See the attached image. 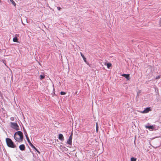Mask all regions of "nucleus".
Returning a JSON list of instances; mask_svg holds the SVG:
<instances>
[{"label": "nucleus", "mask_w": 161, "mask_h": 161, "mask_svg": "<svg viewBox=\"0 0 161 161\" xmlns=\"http://www.w3.org/2000/svg\"><path fill=\"white\" fill-rule=\"evenodd\" d=\"M40 77V78L41 80H42L44 78V76L43 75H41Z\"/></svg>", "instance_id": "18"}, {"label": "nucleus", "mask_w": 161, "mask_h": 161, "mask_svg": "<svg viewBox=\"0 0 161 161\" xmlns=\"http://www.w3.org/2000/svg\"><path fill=\"white\" fill-rule=\"evenodd\" d=\"M6 141L7 146L10 147L15 148L16 146L12 140L9 138H6Z\"/></svg>", "instance_id": "2"}, {"label": "nucleus", "mask_w": 161, "mask_h": 161, "mask_svg": "<svg viewBox=\"0 0 161 161\" xmlns=\"http://www.w3.org/2000/svg\"><path fill=\"white\" fill-rule=\"evenodd\" d=\"M57 8L58 9L59 11L61 9V8L60 7H57Z\"/></svg>", "instance_id": "23"}, {"label": "nucleus", "mask_w": 161, "mask_h": 161, "mask_svg": "<svg viewBox=\"0 0 161 161\" xmlns=\"http://www.w3.org/2000/svg\"><path fill=\"white\" fill-rule=\"evenodd\" d=\"M122 76L125 77L128 80L130 79L129 74H123L122 75Z\"/></svg>", "instance_id": "7"}, {"label": "nucleus", "mask_w": 161, "mask_h": 161, "mask_svg": "<svg viewBox=\"0 0 161 161\" xmlns=\"http://www.w3.org/2000/svg\"><path fill=\"white\" fill-rule=\"evenodd\" d=\"M159 24L160 26H161V20L159 22Z\"/></svg>", "instance_id": "27"}, {"label": "nucleus", "mask_w": 161, "mask_h": 161, "mask_svg": "<svg viewBox=\"0 0 161 161\" xmlns=\"http://www.w3.org/2000/svg\"><path fill=\"white\" fill-rule=\"evenodd\" d=\"M24 134H25V135L26 137V136H28L27 133L26 131L24 132Z\"/></svg>", "instance_id": "25"}, {"label": "nucleus", "mask_w": 161, "mask_h": 161, "mask_svg": "<svg viewBox=\"0 0 161 161\" xmlns=\"http://www.w3.org/2000/svg\"><path fill=\"white\" fill-rule=\"evenodd\" d=\"M151 110L150 108H146L142 112V113H148L149 111Z\"/></svg>", "instance_id": "4"}, {"label": "nucleus", "mask_w": 161, "mask_h": 161, "mask_svg": "<svg viewBox=\"0 0 161 161\" xmlns=\"http://www.w3.org/2000/svg\"><path fill=\"white\" fill-rule=\"evenodd\" d=\"M10 119L11 120L13 121L14 119V117H12L10 118Z\"/></svg>", "instance_id": "22"}, {"label": "nucleus", "mask_w": 161, "mask_h": 161, "mask_svg": "<svg viewBox=\"0 0 161 161\" xmlns=\"http://www.w3.org/2000/svg\"><path fill=\"white\" fill-rule=\"evenodd\" d=\"M140 92H140V91H139V92H138L137 93V95H138V94H139V93H140Z\"/></svg>", "instance_id": "28"}, {"label": "nucleus", "mask_w": 161, "mask_h": 161, "mask_svg": "<svg viewBox=\"0 0 161 161\" xmlns=\"http://www.w3.org/2000/svg\"><path fill=\"white\" fill-rule=\"evenodd\" d=\"M19 147V149L21 151H24L25 150V146L24 144L20 145Z\"/></svg>", "instance_id": "8"}, {"label": "nucleus", "mask_w": 161, "mask_h": 161, "mask_svg": "<svg viewBox=\"0 0 161 161\" xmlns=\"http://www.w3.org/2000/svg\"><path fill=\"white\" fill-rule=\"evenodd\" d=\"M10 127L13 129L15 130H19V127L16 123L10 122Z\"/></svg>", "instance_id": "3"}, {"label": "nucleus", "mask_w": 161, "mask_h": 161, "mask_svg": "<svg viewBox=\"0 0 161 161\" xmlns=\"http://www.w3.org/2000/svg\"><path fill=\"white\" fill-rule=\"evenodd\" d=\"M1 0H0V3H1Z\"/></svg>", "instance_id": "29"}, {"label": "nucleus", "mask_w": 161, "mask_h": 161, "mask_svg": "<svg viewBox=\"0 0 161 161\" xmlns=\"http://www.w3.org/2000/svg\"><path fill=\"white\" fill-rule=\"evenodd\" d=\"M98 125L97 123H96V131L97 132L98 131Z\"/></svg>", "instance_id": "15"}, {"label": "nucleus", "mask_w": 161, "mask_h": 161, "mask_svg": "<svg viewBox=\"0 0 161 161\" xmlns=\"http://www.w3.org/2000/svg\"><path fill=\"white\" fill-rule=\"evenodd\" d=\"M13 41L15 42H18V39L17 37L15 36L13 38Z\"/></svg>", "instance_id": "12"}, {"label": "nucleus", "mask_w": 161, "mask_h": 161, "mask_svg": "<svg viewBox=\"0 0 161 161\" xmlns=\"http://www.w3.org/2000/svg\"><path fill=\"white\" fill-rule=\"evenodd\" d=\"M32 148L35 149V150H36V151L39 153H40V152L36 148V147L34 146V147H32Z\"/></svg>", "instance_id": "16"}, {"label": "nucleus", "mask_w": 161, "mask_h": 161, "mask_svg": "<svg viewBox=\"0 0 161 161\" xmlns=\"http://www.w3.org/2000/svg\"><path fill=\"white\" fill-rule=\"evenodd\" d=\"M107 67L108 68H109L111 66L112 64L111 63H108L107 64Z\"/></svg>", "instance_id": "14"}, {"label": "nucleus", "mask_w": 161, "mask_h": 161, "mask_svg": "<svg viewBox=\"0 0 161 161\" xmlns=\"http://www.w3.org/2000/svg\"><path fill=\"white\" fill-rule=\"evenodd\" d=\"M58 139L61 141H63L64 140L63 136L62 134H59Z\"/></svg>", "instance_id": "9"}, {"label": "nucleus", "mask_w": 161, "mask_h": 161, "mask_svg": "<svg viewBox=\"0 0 161 161\" xmlns=\"http://www.w3.org/2000/svg\"><path fill=\"white\" fill-rule=\"evenodd\" d=\"M72 138H70L69 137L67 141V143L70 146L72 145Z\"/></svg>", "instance_id": "5"}, {"label": "nucleus", "mask_w": 161, "mask_h": 161, "mask_svg": "<svg viewBox=\"0 0 161 161\" xmlns=\"http://www.w3.org/2000/svg\"><path fill=\"white\" fill-rule=\"evenodd\" d=\"M136 159L133 157L131 158V161H136Z\"/></svg>", "instance_id": "17"}, {"label": "nucleus", "mask_w": 161, "mask_h": 161, "mask_svg": "<svg viewBox=\"0 0 161 161\" xmlns=\"http://www.w3.org/2000/svg\"><path fill=\"white\" fill-rule=\"evenodd\" d=\"M60 147V149L63 152L67 151L68 150V149L64 146L61 145Z\"/></svg>", "instance_id": "6"}, {"label": "nucleus", "mask_w": 161, "mask_h": 161, "mask_svg": "<svg viewBox=\"0 0 161 161\" xmlns=\"http://www.w3.org/2000/svg\"><path fill=\"white\" fill-rule=\"evenodd\" d=\"M72 135H73V134H72V133L71 134V135L70 136L69 138H72Z\"/></svg>", "instance_id": "24"}, {"label": "nucleus", "mask_w": 161, "mask_h": 161, "mask_svg": "<svg viewBox=\"0 0 161 161\" xmlns=\"http://www.w3.org/2000/svg\"><path fill=\"white\" fill-rule=\"evenodd\" d=\"M11 2L12 4L14 5V6H15L16 5V3H15V2L13 1V0H9Z\"/></svg>", "instance_id": "13"}, {"label": "nucleus", "mask_w": 161, "mask_h": 161, "mask_svg": "<svg viewBox=\"0 0 161 161\" xmlns=\"http://www.w3.org/2000/svg\"><path fill=\"white\" fill-rule=\"evenodd\" d=\"M26 139L28 142H30V141L28 136H26Z\"/></svg>", "instance_id": "19"}, {"label": "nucleus", "mask_w": 161, "mask_h": 161, "mask_svg": "<svg viewBox=\"0 0 161 161\" xmlns=\"http://www.w3.org/2000/svg\"><path fill=\"white\" fill-rule=\"evenodd\" d=\"M160 78V76H157L156 78V79H158V78Z\"/></svg>", "instance_id": "26"}, {"label": "nucleus", "mask_w": 161, "mask_h": 161, "mask_svg": "<svg viewBox=\"0 0 161 161\" xmlns=\"http://www.w3.org/2000/svg\"><path fill=\"white\" fill-rule=\"evenodd\" d=\"M15 140L18 142H22L23 140V133L20 131H18L15 132L14 135Z\"/></svg>", "instance_id": "1"}, {"label": "nucleus", "mask_w": 161, "mask_h": 161, "mask_svg": "<svg viewBox=\"0 0 161 161\" xmlns=\"http://www.w3.org/2000/svg\"><path fill=\"white\" fill-rule=\"evenodd\" d=\"M80 54L81 55V57H82L83 59V60L84 61V62L86 63L87 64V61H86V58L83 55V54L82 53L80 52Z\"/></svg>", "instance_id": "10"}, {"label": "nucleus", "mask_w": 161, "mask_h": 161, "mask_svg": "<svg viewBox=\"0 0 161 161\" xmlns=\"http://www.w3.org/2000/svg\"><path fill=\"white\" fill-rule=\"evenodd\" d=\"M60 94L62 95H64L66 94V93L65 92H60Z\"/></svg>", "instance_id": "21"}, {"label": "nucleus", "mask_w": 161, "mask_h": 161, "mask_svg": "<svg viewBox=\"0 0 161 161\" xmlns=\"http://www.w3.org/2000/svg\"><path fill=\"white\" fill-rule=\"evenodd\" d=\"M145 128L147 129H151L152 130H153L154 128V126L153 125H150V126H145Z\"/></svg>", "instance_id": "11"}, {"label": "nucleus", "mask_w": 161, "mask_h": 161, "mask_svg": "<svg viewBox=\"0 0 161 161\" xmlns=\"http://www.w3.org/2000/svg\"><path fill=\"white\" fill-rule=\"evenodd\" d=\"M30 146L32 147H34V145L31 143V142H29Z\"/></svg>", "instance_id": "20"}]
</instances>
